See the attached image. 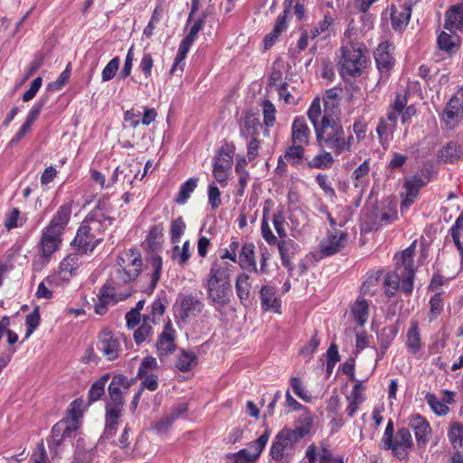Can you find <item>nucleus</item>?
<instances>
[{
  "instance_id": "f3484780",
  "label": "nucleus",
  "mask_w": 463,
  "mask_h": 463,
  "mask_svg": "<svg viewBox=\"0 0 463 463\" xmlns=\"http://www.w3.org/2000/svg\"><path fill=\"white\" fill-rule=\"evenodd\" d=\"M409 425L414 430L418 447H425L428 442V437L431 432L428 420L421 415L415 414L410 418Z\"/></svg>"
},
{
  "instance_id": "a878e982",
  "label": "nucleus",
  "mask_w": 463,
  "mask_h": 463,
  "mask_svg": "<svg viewBox=\"0 0 463 463\" xmlns=\"http://www.w3.org/2000/svg\"><path fill=\"white\" fill-rule=\"evenodd\" d=\"M390 44L381 43L374 52L377 68L381 72L390 71L393 66V57L389 52Z\"/></svg>"
},
{
  "instance_id": "680f3d73",
  "label": "nucleus",
  "mask_w": 463,
  "mask_h": 463,
  "mask_svg": "<svg viewBox=\"0 0 463 463\" xmlns=\"http://www.w3.org/2000/svg\"><path fill=\"white\" fill-rule=\"evenodd\" d=\"M157 368V362L155 357L146 356L145 357L138 368L137 377L143 378L148 373V371L155 370Z\"/></svg>"
},
{
  "instance_id": "7ed1b4c3",
  "label": "nucleus",
  "mask_w": 463,
  "mask_h": 463,
  "mask_svg": "<svg viewBox=\"0 0 463 463\" xmlns=\"http://www.w3.org/2000/svg\"><path fill=\"white\" fill-rule=\"evenodd\" d=\"M317 145L328 148L335 156L349 152L354 142L352 134H346L340 118L325 111L320 126L315 129Z\"/></svg>"
},
{
  "instance_id": "79ce46f5",
  "label": "nucleus",
  "mask_w": 463,
  "mask_h": 463,
  "mask_svg": "<svg viewBox=\"0 0 463 463\" xmlns=\"http://www.w3.org/2000/svg\"><path fill=\"white\" fill-rule=\"evenodd\" d=\"M149 321H151L150 316H144L142 326L134 332V339L137 345L145 342L152 334L153 328L149 325Z\"/></svg>"
},
{
  "instance_id": "aec40b11",
  "label": "nucleus",
  "mask_w": 463,
  "mask_h": 463,
  "mask_svg": "<svg viewBox=\"0 0 463 463\" xmlns=\"http://www.w3.org/2000/svg\"><path fill=\"white\" fill-rule=\"evenodd\" d=\"M310 137L311 131L305 118H296L291 126L292 143L302 146L308 145Z\"/></svg>"
},
{
  "instance_id": "09e8293b",
  "label": "nucleus",
  "mask_w": 463,
  "mask_h": 463,
  "mask_svg": "<svg viewBox=\"0 0 463 463\" xmlns=\"http://www.w3.org/2000/svg\"><path fill=\"white\" fill-rule=\"evenodd\" d=\"M307 117L308 119L311 121L314 129L320 126L323 115L321 112L320 99L318 98L313 99L307 110Z\"/></svg>"
},
{
  "instance_id": "49530a36",
  "label": "nucleus",
  "mask_w": 463,
  "mask_h": 463,
  "mask_svg": "<svg viewBox=\"0 0 463 463\" xmlns=\"http://www.w3.org/2000/svg\"><path fill=\"white\" fill-rule=\"evenodd\" d=\"M430 307L429 320L432 322L436 320L443 311L444 304L441 293H436L430 298Z\"/></svg>"
},
{
  "instance_id": "cd10ccee",
  "label": "nucleus",
  "mask_w": 463,
  "mask_h": 463,
  "mask_svg": "<svg viewBox=\"0 0 463 463\" xmlns=\"http://www.w3.org/2000/svg\"><path fill=\"white\" fill-rule=\"evenodd\" d=\"M463 155L461 146L453 141L443 146L438 154L440 162L453 164L458 161Z\"/></svg>"
},
{
  "instance_id": "774afa93",
  "label": "nucleus",
  "mask_w": 463,
  "mask_h": 463,
  "mask_svg": "<svg viewBox=\"0 0 463 463\" xmlns=\"http://www.w3.org/2000/svg\"><path fill=\"white\" fill-rule=\"evenodd\" d=\"M290 385L292 387L293 392L296 395H298L300 399L307 402L310 400V395H308L305 392V388L301 383V381L298 377H291Z\"/></svg>"
},
{
  "instance_id": "ddd939ff",
  "label": "nucleus",
  "mask_w": 463,
  "mask_h": 463,
  "mask_svg": "<svg viewBox=\"0 0 463 463\" xmlns=\"http://www.w3.org/2000/svg\"><path fill=\"white\" fill-rule=\"evenodd\" d=\"M425 183L420 175H413L410 179H406L403 184L405 189L404 193H402V203L401 211L407 210L417 198L419 192Z\"/></svg>"
},
{
  "instance_id": "c85d7f7f",
  "label": "nucleus",
  "mask_w": 463,
  "mask_h": 463,
  "mask_svg": "<svg viewBox=\"0 0 463 463\" xmlns=\"http://www.w3.org/2000/svg\"><path fill=\"white\" fill-rule=\"evenodd\" d=\"M276 244H278L282 265L288 269H292L291 259L297 250L298 245L293 240L285 238Z\"/></svg>"
},
{
  "instance_id": "c03bdc74",
  "label": "nucleus",
  "mask_w": 463,
  "mask_h": 463,
  "mask_svg": "<svg viewBox=\"0 0 463 463\" xmlns=\"http://www.w3.org/2000/svg\"><path fill=\"white\" fill-rule=\"evenodd\" d=\"M151 261L153 266V273L151 275V281L147 290L148 293H152L156 288V285L160 279L163 266L162 258L158 255L153 256Z\"/></svg>"
},
{
  "instance_id": "b1692460",
  "label": "nucleus",
  "mask_w": 463,
  "mask_h": 463,
  "mask_svg": "<svg viewBox=\"0 0 463 463\" xmlns=\"http://www.w3.org/2000/svg\"><path fill=\"white\" fill-rule=\"evenodd\" d=\"M238 262L242 269L256 273L259 271L255 260V246L253 243L249 242L242 245Z\"/></svg>"
},
{
  "instance_id": "c9c22d12",
  "label": "nucleus",
  "mask_w": 463,
  "mask_h": 463,
  "mask_svg": "<svg viewBox=\"0 0 463 463\" xmlns=\"http://www.w3.org/2000/svg\"><path fill=\"white\" fill-rule=\"evenodd\" d=\"M437 43L439 48L449 54L454 53L459 47L458 37L454 40L452 35L445 32L440 33V34L438 36Z\"/></svg>"
},
{
  "instance_id": "2f4dec72",
  "label": "nucleus",
  "mask_w": 463,
  "mask_h": 463,
  "mask_svg": "<svg viewBox=\"0 0 463 463\" xmlns=\"http://www.w3.org/2000/svg\"><path fill=\"white\" fill-rule=\"evenodd\" d=\"M109 378L110 374L105 373L92 383L88 393V401L90 403L100 400L105 394V386Z\"/></svg>"
},
{
  "instance_id": "6e6d98bb",
  "label": "nucleus",
  "mask_w": 463,
  "mask_h": 463,
  "mask_svg": "<svg viewBox=\"0 0 463 463\" xmlns=\"http://www.w3.org/2000/svg\"><path fill=\"white\" fill-rule=\"evenodd\" d=\"M119 63V57H114L111 61H109L101 72V78L103 81H109L115 77L116 72L118 71Z\"/></svg>"
},
{
  "instance_id": "4be33fe9",
  "label": "nucleus",
  "mask_w": 463,
  "mask_h": 463,
  "mask_svg": "<svg viewBox=\"0 0 463 463\" xmlns=\"http://www.w3.org/2000/svg\"><path fill=\"white\" fill-rule=\"evenodd\" d=\"M444 28L451 33L463 29V3L452 5L446 12Z\"/></svg>"
},
{
  "instance_id": "13d9d810",
  "label": "nucleus",
  "mask_w": 463,
  "mask_h": 463,
  "mask_svg": "<svg viewBox=\"0 0 463 463\" xmlns=\"http://www.w3.org/2000/svg\"><path fill=\"white\" fill-rule=\"evenodd\" d=\"M44 55L42 52H37L33 56V61L30 62L28 69L24 74V80L31 78L43 65Z\"/></svg>"
},
{
  "instance_id": "72a5a7b5",
  "label": "nucleus",
  "mask_w": 463,
  "mask_h": 463,
  "mask_svg": "<svg viewBox=\"0 0 463 463\" xmlns=\"http://www.w3.org/2000/svg\"><path fill=\"white\" fill-rule=\"evenodd\" d=\"M352 314L356 323L363 326L368 319L369 305L364 298H357L352 307Z\"/></svg>"
},
{
  "instance_id": "4d7b16f0",
  "label": "nucleus",
  "mask_w": 463,
  "mask_h": 463,
  "mask_svg": "<svg viewBox=\"0 0 463 463\" xmlns=\"http://www.w3.org/2000/svg\"><path fill=\"white\" fill-rule=\"evenodd\" d=\"M272 222L274 225V228L280 239L287 237V232L284 227L285 223V217L283 215V211H278L276 212L272 216Z\"/></svg>"
},
{
  "instance_id": "393cba45",
  "label": "nucleus",
  "mask_w": 463,
  "mask_h": 463,
  "mask_svg": "<svg viewBox=\"0 0 463 463\" xmlns=\"http://www.w3.org/2000/svg\"><path fill=\"white\" fill-rule=\"evenodd\" d=\"M261 127L260 118L251 110L246 112L243 123L241 126L240 133L244 138L258 137L259 128Z\"/></svg>"
},
{
  "instance_id": "6e6552de",
  "label": "nucleus",
  "mask_w": 463,
  "mask_h": 463,
  "mask_svg": "<svg viewBox=\"0 0 463 463\" xmlns=\"http://www.w3.org/2000/svg\"><path fill=\"white\" fill-rule=\"evenodd\" d=\"M312 420L308 418L304 426L295 429L283 428L272 441L269 449L271 458L279 462L284 457L291 455L295 445L309 432Z\"/></svg>"
},
{
  "instance_id": "bf43d9fd",
  "label": "nucleus",
  "mask_w": 463,
  "mask_h": 463,
  "mask_svg": "<svg viewBox=\"0 0 463 463\" xmlns=\"http://www.w3.org/2000/svg\"><path fill=\"white\" fill-rule=\"evenodd\" d=\"M208 200L212 209H217L221 203V193L219 188L214 183H212L208 186Z\"/></svg>"
},
{
  "instance_id": "8fccbe9b",
  "label": "nucleus",
  "mask_w": 463,
  "mask_h": 463,
  "mask_svg": "<svg viewBox=\"0 0 463 463\" xmlns=\"http://www.w3.org/2000/svg\"><path fill=\"white\" fill-rule=\"evenodd\" d=\"M41 317H40V308L39 307H36L33 312L28 314L25 317V325H26V334L24 336V340L27 339L33 331L38 327L40 325Z\"/></svg>"
},
{
  "instance_id": "58836bf2",
  "label": "nucleus",
  "mask_w": 463,
  "mask_h": 463,
  "mask_svg": "<svg viewBox=\"0 0 463 463\" xmlns=\"http://www.w3.org/2000/svg\"><path fill=\"white\" fill-rule=\"evenodd\" d=\"M270 436V430L266 427L265 431L263 434H261L257 439L254 441L249 443V450L251 452L253 457L258 459L263 451L266 444L269 441Z\"/></svg>"
},
{
  "instance_id": "37998d69",
  "label": "nucleus",
  "mask_w": 463,
  "mask_h": 463,
  "mask_svg": "<svg viewBox=\"0 0 463 463\" xmlns=\"http://www.w3.org/2000/svg\"><path fill=\"white\" fill-rule=\"evenodd\" d=\"M197 356L194 352L182 350L176 362V368L181 372H187L196 363Z\"/></svg>"
},
{
  "instance_id": "6ab92c4d",
  "label": "nucleus",
  "mask_w": 463,
  "mask_h": 463,
  "mask_svg": "<svg viewBox=\"0 0 463 463\" xmlns=\"http://www.w3.org/2000/svg\"><path fill=\"white\" fill-rule=\"evenodd\" d=\"M347 234L341 232L339 235L329 233L319 244L320 253L324 256H331L345 247Z\"/></svg>"
},
{
  "instance_id": "3c124183",
  "label": "nucleus",
  "mask_w": 463,
  "mask_h": 463,
  "mask_svg": "<svg viewBox=\"0 0 463 463\" xmlns=\"http://www.w3.org/2000/svg\"><path fill=\"white\" fill-rule=\"evenodd\" d=\"M163 235L164 226L162 223L152 226L146 236V241L149 248L154 249L158 246L161 243Z\"/></svg>"
},
{
  "instance_id": "603ef678",
  "label": "nucleus",
  "mask_w": 463,
  "mask_h": 463,
  "mask_svg": "<svg viewBox=\"0 0 463 463\" xmlns=\"http://www.w3.org/2000/svg\"><path fill=\"white\" fill-rule=\"evenodd\" d=\"M226 458L232 463H254L257 460L247 449H242L235 453H228Z\"/></svg>"
},
{
  "instance_id": "5fc2aeb1",
  "label": "nucleus",
  "mask_w": 463,
  "mask_h": 463,
  "mask_svg": "<svg viewBox=\"0 0 463 463\" xmlns=\"http://www.w3.org/2000/svg\"><path fill=\"white\" fill-rule=\"evenodd\" d=\"M48 99V95H44L40 98V99L33 105V107L29 111L25 122L31 125L33 124V122L38 118L42 109L46 105Z\"/></svg>"
},
{
  "instance_id": "864d4df0",
  "label": "nucleus",
  "mask_w": 463,
  "mask_h": 463,
  "mask_svg": "<svg viewBox=\"0 0 463 463\" xmlns=\"http://www.w3.org/2000/svg\"><path fill=\"white\" fill-rule=\"evenodd\" d=\"M303 156L304 146L292 143V145L286 150L284 157L288 161L291 162L292 165H296L303 158Z\"/></svg>"
},
{
  "instance_id": "052dcab7",
  "label": "nucleus",
  "mask_w": 463,
  "mask_h": 463,
  "mask_svg": "<svg viewBox=\"0 0 463 463\" xmlns=\"http://www.w3.org/2000/svg\"><path fill=\"white\" fill-rule=\"evenodd\" d=\"M320 344V339L317 336V332L315 331L314 335L311 336L310 340L305 345L301 350L300 354L304 356H307L310 358L312 354L316 352L318 345Z\"/></svg>"
},
{
  "instance_id": "f704fd0d",
  "label": "nucleus",
  "mask_w": 463,
  "mask_h": 463,
  "mask_svg": "<svg viewBox=\"0 0 463 463\" xmlns=\"http://www.w3.org/2000/svg\"><path fill=\"white\" fill-rule=\"evenodd\" d=\"M448 438L454 449H463V424L458 421L450 423Z\"/></svg>"
},
{
  "instance_id": "f03ea898",
  "label": "nucleus",
  "mask_w": 463,
  "mask_h": 463,
  "mask_svg": "<svg viewBox=\"0 0 463 463\" xmlns=\"http://www.w3.org/2000/svg\"><path fill=\"white\" fill-rule=\"evenodd\" d=\"M233 266L228 262L215 260L212 262L209 273L203 281L207 298L216 310L226 307L231 302V276Z\"/></svg>"
},
{
  "instance_id": "bb28decb",
  "label": "nucleus",
  "mask_w": 463,
  "mask_h": 463,
  "mask_svg": "<svg viewBox=\"0 0 463 463\" xmlns=\"http://www.w3.org/2000/svg\"><path fill=\"white\" fill-rule=\"evenodd\" d=\"M261 307L264 310L279 312L280 300L276 297V289L271 286H263L260 290Z\"/></svg>"
},
{
  "instance_id": "a211bd4d",
  "label": "nucleus",
  "mask_w": 463,
  "mask_h": 463,
  "mask_svg": "<svg viewBox=\"0 0 463 463\" xmlns=\"http://www.w3.org/2000/svg\"><path fill=\"white\" fill-rule=\"evenodd\" d=\"M180 317L186 320L191 316H197L203 311V303L192 294L180 295Z\"/></svg>"
},
{
  "instance_id": "39448f33",
  "label": "nucleus",
  "mask_w": 463,
  "mask_h": 463,
  "mask_svg": "<svg viewBox=\"0 0 463 463\" xmlns=\"http://www.w3.org/2000/svg\"><path fill=\"white\" fill-rule=\"evenodd\" d=\"M415 252L414 244L411 245L394 256L395 269L386 274L384 278V293L393 297L398 289L405 294H411L413 289L414 264L413 257Z\"/></svg>"
},
{
  "instance_id": "dca6fc26",
  "label": "nucleus",
  "mask_w": 463,
  "mask_h": 463,
  "mask_svg": "<svg viewBox=\"0 0 463 463\" xmlns=\"http://www.w3.org/2000/svg\"><path fill=\"white\" fill-rule=\"evenodd\" d=\"M236 294L240 302L244 307H249L253 299L252 279L247 273L238 275L235 281Z\"/></svg>"
},
{
  "instance_id": "e2e57ef3",
  "label": "nucleus",
  "mask_w": 463,
  "mask_h": 463,
  "mask_svg": "<svg viewBox=\"0 0 463 463\" xmlns=\"http://www.w3.org/2000/svg\"><path fill=\"white\" fill-rule=\"evenodd\" d=\"M154 66V59L151 53L145 52L139 63V69L142 71L146 78L152 75V68Z\"/></svg>"
},
{
  "instance_id": "de8ad7c7",
  "label": "nucleus",
  "mask_w": 463,
  "mask_h": 463,
  "mask_svg": "<svg viewBox=\"0 0 463 463\" xmlns=\"http://www.w3.org/2000/svg\"><path fill=\"white\" fill-rule=\"evenodd\" d=\"M263 109V121L267 128H271L276 122V108L269 99H264L261 103Z\"/></svg>"
},
{
  "instance_id": "4468645a",
  "label": "nucleus",
  "mask_w": 463,
  "mask_h": 463,
  "mask_svg": "<svg viewBox=\"0 0 463 463\" xmlns=\"http://www.w3.org/2000/svg\"><path fill=\"white\" fill-rule=\"evenodd\" d=\"M175 335L176 331L173 328L171 321L168 320L156 341V349L160 356L168 355L175 351Z\"/></svg>"
},
{
  "instance_id": "0e129e2a",
  "label": "nucleus",
  "mask_w": 463,
  "mask_h": 463,
  "mask_svg": "<svg viewBox=\"0 0 463 463\" xmlns=\"http://www.w3.org/2000/svg\"><path fill=\"white\" fill-rule=\"evenodd\" d=\"M43 83V79L41 77L35 78L30 84V88L23 94V100L24 102H28L33 99L38 90H40Z\"/></svg>"
},
{
  "instance_id": "9d476101",
  "label": "nucleus",
  "mask_w": 463,
  "mask_h": 463,
  "mask_svg": "<svg viewBox=\"0 0 463 463\" xmlns=\"http://www.w3.org/2000/svg\"><path fill=\"white\" fill-rule=\"evenodd\" d=\"M78 429L79 422L74 417L71 420L66 419L58 421L52 427L49 447L56 450L61 445L68 439H71L72 434L75 433Z\"/></svg>"
},
{
  "instance_id": "1a4fd4ad",
  "label": "nucleus",
  "mask_w": 463,
  "mask_h": 463,
  "mask_svg": "<svg viewBox=\"0 0 463 463\" xmlns=\"http://www.w3.org/2000/svg\"><path fill=\"white\" fill-rule=\"evenodd\" d=\"M341 53L338 65L342 78L348 80L350 78L360 76L366 63V57L362 47L358 43H350L342 46Z\"/></svg>"
},
{
  "instance_id": "f8f14e48",
  "label": "nucleus",
  "mask_w": 463,
  "mask_h": 463,
  "mask_svg": "<svg viewBox=\"0 0 463 463\" xmlns=\"http://www.w3.org/2000/svg\"><path fill=\"white\" fill-rule=\"evenodd\" d=\"M412 446L413 439L410 430L408 428H401L392 438V445H386L383 449L386 450L391 449L398 459L402 460L408 458L409 450Z\"/></svg>"
},
{
  "instance_id": "c756f323",
  "label": "nucleus",
  "mask_w": 463,
  "mask_h": 463,
  "mask_svg": "<svg viewBox=\"0 0 463 463\" xmlns=\"http://www.w3.org/2000/svg\"><path fill=\"white\" fill-rule=\"evenodd\" d=\"M204 22L203 19H197L192 25L187 35L180 43V57L187 54L194 42L197 38L198 33L203 29Z\"/></svg>"
},
{
  "instance_id": "69168bd1",
  "label": "nucleus",
  "mask_w": 463,
  "mask_h": 463,
  "mask_svg": "<svg viewBox=\"0 0 463 463\" xmlns=\"http://www.w3.org/2000/svg\"><path fill=\"white\" fill-rule=\"evenodd\" d=\"M261 235L265 241L269 245H275L278 242L277 237L273 234L269 221L266 218H262L261 220Z\"/></svg>"
},
{
  "instance_id": "7c9ffc66",
  "label": "nucleus",
  "mask_w": 463,
  "mask_h": 463,
  "mask_svg": "<svg viewBox=\"0 0 463 463\" xmlns=\"http://www.w3.org/2000/svg\"><path fill=\"white\" fill-rule=\"evenodd\" d=\"M406 346L412 354H416L421 349L420 334L417 322L411 323L406 335Z\"/></svg>"
},
{
  "instance_id": "2eb2a0df",
  "label": "nucleus",
  "mask_w": 463,
  "mask_h": 463,
  "mask_svg": "<svg viewBox=\"0 0 463 463\" xmlns=\"http://www.w3.org/2000/svg\"><path fill=\"white\" fill-rule=\"evenodd\" d=\"M390 16L392 27L396 32L403 31L411 16V5L405 4L399 7L395 5L390 6Z\"/></svg>"
},
{
  "instance_id": "e433bc0d",
  "label": "nucleus",
  "mask_w": 463,
  "mask_h": 463,
  "mask_svg": "<svg viewBox=\"0 0 463 463\" xmlns=\"http://www.w3.org/2000/svg\"><path fill=\"white\" fill-rule=\"evenodd\" d=\"M191 257L190 253V241H185L182 247L175 244L172 250V259L176 260L180 266L187 264Z\"/></svg>"
},
{
  "instance_id": "4c0bfd02",
  "label": "nucleus",
  "mask_w": 463,
  "mask_h": 463,
  "mask_svg": "<svg viewBox=\"0 0 463 463\" xmlns=\"http://www.w3.org/2000/svg\"><path fill=\"white\" fill-rule=\"evenodd\" d=\"M398 327L396 326H388L381 329L377 333V340L383 349H388L392 342L395 339L398 334Z\"/></svg>"
},
{
  "instance_id": "412c9836",
  "label": "nucleus",
  "mask_w": 463,
  "mask_h": 463,
  "mask_svg": "<svg viewBox=\"0 0 463 463\" xmlns=\"http://www.w3.org/2000/svg\"><path fill=\"white\" fill-rule=\"evenodd\" d=\"M459 115H463V87L449 100L443 112V120L449 125Z\"/></svg>"
},
{
  "instance_id": "f257e3e1",
  "label": "nucleus",
  "mask_w": 463,
  "mask_h": 463,
  "mask_svg": "<svg viewBox=\"0 0 463 463\" xmlns=\"http://www.w3.org/2000/svg\"><path fill=\"white\" fill-rule=\"evenodd\" d=\"M142 265L141 254L137 249H130L118 257L114 271L111 273L109 279L100 288L98 294L99 301L94 307L98 315L106 314L109 304H116L132 295L133 291L131 289L123 293H118L117 290L121 286L135 281L141 272Z\"/></svg>"
},
{
  "instance_id": "20e7f679",
  "label": "nucleus",
  "mask_w": 463,
  "mask_h": 463,
  "mask_svg": "<svg viewBox=\"0 0 463 463\" xmlns=\"http://www.w3.org/2000/svg\"><path fill=\"white\" fill-rule=\"evenodd\" d=\"M113 218L101 213V203L93 209L81 222L72 241L78 252L92 251L102 241L103 232L111 224Z\"/></svg>"
},
{
  "instance_id": "423d86ee",
  "label": "nucleus",
  "mask_w": 463,
  "mask_h": 463,
  "mask_svg": "<svg viewBox=\"0 0 463 463\" xmlns=\"http://www.w3.org/2000/svg\"><path fill=\"white\" fill-rule=\"evenodd\" d=\"M71 214V203H66L59 207L50 223L43 230L39 247L42 258L48 261L50 257L60 248L61 234L69 223Z\"/></svg>"
},
{
  "instance_id": "338daca9",
  "label": "nucleus",
  "mask_w": 463,
  "mask_h": 463,
  "mask_svg": "<svg viewBox=\"0 0 463 463\" xmlns=\"http://www.w3.org/2000/svg\"><path fill=\"white\" fill-rule=\"evenodd\" d=\"M69 66L70 64H68L67 68L61 73L55 81L48 84L47 89L49 90H60L65 85L71 75Z\"/></svg>"
},
{
  "instance_id": "5701e85b",
  "label": "nucleus",
  "mask_w": 463,
  "mask_h": 463,
  "mask_svg": "<svg viewBox=\"0 0 463 463\" xmlns=\"http://www.w3.org/2000/svg\"><path fill=\"white\" fill-rule=\"evenodd\" d=\"M232 165V156L224 153L223 149L219 151L213 164V173L216 181L220 184L225 183L227 180L228 170Z\"/></svg>"
},
{
  "instance_id": "ea45409f",
  "label": "nucleus",
  "mask_w": 463,
  "mask_h": 463,
  "mask_svg": "<svg viewBox=\"0 0 463 463\" xmlns=\"http://www.w3.org/2000/svg\"><path fill=\"white\" fill-rule=\"evenodd\" d=\"M186 230V224L182 216L172 220L170 224V241L173 244L179 243L182 235Z\"/></svg>"
},
{
  "instance_id": "a18cd8bd",
  "label": "nucleus",
  "mask_w": 463,
  "mask_h": 463,
  "mask_svg": "<svg viewBox=\"0 0 463 463\" xmlns=\"http://www.w3.org/2000/svg\"><path fill=\"white\" fill-rule=\"evenodd\" d=\"M197 181L198 179L196 178H189L181 185L179 194L175 200L177 203L183 204L187 201V199L190 197V194L196 188Z\"/></svg>"
},
{
  "instance_id": "9b49d317",
  "label": "nucleus",
  "mask_w": 463,
  "mask_h": 463,
  "mask_svg": "<svg viewBox=\"0 0 463 463\" xmlns=\"http://www.w3.org/2000/svg\"><path fill=\"white\" fill-rule=\"evenodd\" d=\"M97 349L107 361H114L119 356V339L110 330L103 329L98 335Z\"/></svg>"
},
{
  "instance_id": "473e14b6",
  "label": "nucleus",
  "mask_w": 463,
  "mask_h": 463,
  "mask_svg": "<svg viewBox=\"0 0 463 463\" xmlns=\"http://www.w3.org/2000/svg\"><path fill=\"white\" fill-rule=\"evenodd\" d=\"M332 154L322 148V151L307 163L309 168L328 169L334 164Z\"/></svg>"
},
{
  "instance_id": "0eeeda50",
  "label": "nucleus",
  "mask_w": 463,
  "mask_h": 463,
  "mask_svg": "<svg viewBox=\"0 0 463 463\" xmlns=\"http://www.w3.org/2000/svg\"><path fill=\"white\" fill-rule=\"evenodd\" d=\"M132 381H129L124 374L118 373L113 376L108 387L109 399L106 402L105 410V433L107 436L115 433L118 420L121 417L125 401L122 389L128 391Z\"/></svg>"
},
{
  "instance_id": "a19ab883",
  "label": "nucleus",
  "mask_w": 463,
  "mask_h": 463,
  "mask_svg": "<svg viewBox=\"0 0 463 463\" xmlns=\"http://www.w3.org/2000/svg\"><path fill=\"white\" fill-rule=\"evenodd\" d=\"M425 401L433 412L439 416H445L449 411L448 405H446L441 400H439L434 393L427 392L425 395Z\"/></svg>"
}]
</instances>
